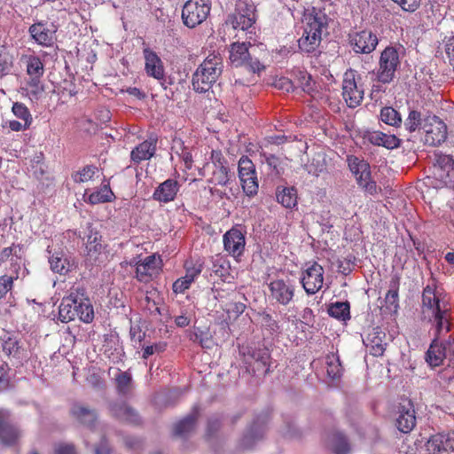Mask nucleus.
I'll use <instances>...</instances> for the list:
<instances>
[{"label": "nucleus", "mask_w": 454, "mask_h": 454, "mask_svg": "<svg viewBox=\"0 0 454 454\" xmlns=\"http://www.w3.org/2000/svg\"><path fill=\"white\" fill-rule=\"evenodd\" d=\"M230 21L234 29L246 32L247 38L249 40L253 39V35H255V27H254L255 14L254 10L246 8V10L241 11L238 9L237 12L230 17Z\"/></svg>", "instance_id": "obj_20"}, {"label": "nucleus", "mask_w": 454, "mask_h": 454, "mask_svg": "<svg viewBox=\"0 0 454 454\" xmlns=\"http://www.w3.org/2000/svg\"><path fill=\"white\" fill-rule=\"evenodd\" d=\"M325 448L333 454H350L352 450L348 437L342 431L333 429L326 432L323 438Z\"/></svg>", "instance_id": "obj_14"}, {"label": "nucleus", "mask_w": 454, "mask_h": 454, "mask_svg": "<svg viewBox=\"0 0 454 454\" xmlns=\"http://www.w3.org/2000/svg\"><path fill=\"white\" fill-rule=\"evenodd\" d=\"M115 380L116 388L119 394L124 396L130 395L133 389V381L129 372L119 371L115 377Z\"/></svg>", "instance_id": "obj_45"}, {"label": "nucleus", "mask_w": 454, "mask_h": 454, "mask_svg": "<svg viewBox=\"0 0 454 454\" xmlns=\"http://www.w3.org/2000/svg\"><path fill=\"white\" fill-rule=\"evenodd\" d=\"M97 168L92 165L85 166L81 171L77 172L74 176V181L77 183H84L91 180L95 175Z\"/></svg>", "instance_id": "obj_55"}, {"label": "nucleus", "mask_w": 454, "mask_h": 454, "mask_svg": "<svg viewBox=\"0 0 454 454\" xmlns=\"http://www.w3.org/2000/svg\"><path fill=\"white\" fill-rule=\"evenodd\" d=\"M364 90L356 79V72L347 70L342 80V98L349 108L359 106L364 99Z\"/></svg>", "instance_id": "obj_10"}, {"label": "nucleus", "mask_w": 454, "mask_h": 454, "mask_svg": "<svg viewBox=\"0 0 454 454\" xmlns=\"http://www.w3.org/2000/svg\"><path fill=\"white\" fill-rule=\"evenodd\" d=\"M192 284H190L187 280H185L183 277L182 278H177L174 283H173V286H172V289H173V292L176 293V294H183L184 293L187 289H189V287L191 286Z\"/></svg>", "instance_id": "obj_62"}, {"label": "nucleus", "mask_w": 454, "mask_h": 454, "mask_svg": "<svg viewBox=\"0 0 454 454\" xmlns=\"http://www.w3.org/2000/svg\"><path fill=\"white\" fill-rule=\"evenodd\" d=\"M85 255L92 265H101L108 261L106 245L103 243L102 235L93 229H90L87 235Z\"/></svg>", "instance_id": "obj_12"}, {"label": "nucleus", "mask_w": 454, "mask_h": 454, "mask_svg": "<svg viewBox=\"0 0 454 454\" xmlns=\"http://www.w3.org/2000/svg\"><path fill=\"white\" fill-rule=\"evenodd\" d=\"M12 67V57L5 47H0V77L7 74Z\"/></svg>", "instance_id": "obj_54"}, {"label": "nucleus", "mask_w": 454, "mask_h": 454, "mask_svg": "<svg viewBox=\"0 0 454 454\" xmlns=\"http://www.w3.org/2000/svg\"><path fill=\"white\" fill-rule=\"evenodd\" d=\"M185 275L183 277L190 284L200 276L203 270V263L197 261L188 260L184 262Z\"/></svg>", "instance_id": "obj_49"}, {"label": "nucleus", "mask_w": 454, "mask_h": 454, "mask_svg": "<svg viewBox=\"0 0 454 454\" xmlns=\"http://www.w3.org/2000/svg\"><path fill=\"white\" fill-rule=\"evenodd\" d=\"M422 128L426 132V141L430 145H440L447 138V126L435 115L424 119Z\"/></svg>", "instance_id": "obj_15"}, {"label": "nucleus", "mask_w": 454, "mask_h": 454, "mask_svg": "<svg viewBox=\"0 0 454 454\" xmlns=\"http://www.w3.org/2000/svg\"><path fill=\"white\" fill-rule=\"evenodd\" d=\"M180 184L174 179H167L161 183L153 194V199L159 202L168 203L176 199Z\"/></svg>", "instance_id": "obj_29"}, {"label": "nucleus", "mask_w": 454, "mask_h": 454, "mask_svg": "<svg viewBox=\"0 0 454 454\" xmlns=\"http://www.w3.org/2000/svg\"><path fill=\"white\" fill-rule=\"evenodd\" d=\"M424 120L421 118V114L416 110H411L409 113L408 118L405 121V128L410 132H414L417 129L423 127Z\"/></svg>", "instance_id": "obj_52"}, {"label": "nucleus", "mask_w": 454, "mask_h": 454, "mask_svg": "<svg viewBox=\"0 0 454 454\" xmlns=\"http://www.w3.org/2000/svg\"><path fill=\"white\" fill-rule=\"evenodd\" d=\"M331 0H321L316 6L305 14V28L321 35H328L329 22L332 18Z\"/></svg>", "instance_id": "obj_5"}, {"label": "nucleus", "mask_w": 454, "mask_h": 454, "mask_svg": "<svg viewBox=\"0 0 454 454\" xmlns=\"http://www.w3.org/2000/svg\"><path fill=\"white\" fill-rule=\"evenodd\" d=\"M222 422L218 417H212L208 419L207 435L213 436L221 427Z\"/></svg>", "instance_id": "obj_61"}, {"label": "nucleus", "mask_w": 454, "mask_h": 454, "mask_svg": "<svg viewBox=\"0 0 454 454\" xmlns=\"http://www.w3.org/2000/svg\"><path fill=\"white\" fill-rule=\"evenodd\" d=\"M29 34L40 45L51 47L56 41V28L53 25L48 27L43 22H37L29 27Z\"/></svg>", "instance_id": "obj_24"}, {"label": "nucleus", "mask_w": 454, "mask_h": 454, "mask_svg": "<svg viewBox=\"0 0 454 454\" xmlns=\"http://www.w3.org/2000/svg\"><path fill=\"white\" fill-rule=\"evenodd\" d=\"M400 277L395 274L389 282V290L385 296V306L389 311L396 312L399 308Z\"/></svg>", "instance_id": "obj_36"}, {"label": "nucleus", "mask_w": 454, "mask_h": 454, "mask_svg": "<svg viewBox=\"0 0 454 454\" xmlns=\"http://www.w3.org/2000/svg\"><path fill=\"white\" fill-rule=\"evenodd\" d=\"M429 454H450L454 452V431L432 435L427 442Z\"/></svg>", "instance_id": "obj_21"}, {"label": "nucleus", "mask_w": 454, "mask_h": 454, "mask_svg": "<svg viewBox=\"0 0 454 454\" xmlns=\"http://www.w3.org/2000/svg\"><path fill=\"white\" fill-rule=\"evenodd\" d=\"M197 419L198 411H194L176 424L174 427L175 434L180 437H186L195 429Z\"/></svg>", "instance_id": "obj_40"}, {"label": "nucleus", "mask_w": 454, "mask_h": 454, "mask_svg": "<svg viewBox=\"0 0 454 454\" xmlns=\"http://www.w3.org/2000/svg\"><path fill=\"white\" fill-rule=\"evenodd\" d=\"M239 354L248 372L263 376L270 372L271 360L267 348L243 345L239 347Z\"/></svg>", "instance_id": "obj_4"}, {"label": "nucleus", "mask_w": 454, "mask_h": 454, "mask_svg": "<svg viewBox=\"0 0 454 454\" xmlns=\"http://www.w3.org/2000/svg\"><path fill=\"white\" fill-rule=\"evenodd\" d=\"M2 348L9 357L20 359L23 357L24 348L20 341L15 336H7L3 339Z\"/></svg>", "instance_id": "obj_39"}, {"label": "nucleus", "mask_w": 454, "mask_h": 454, "mask_svg": "<svg viewBox=\"0 0 454 454\" xmlns=\"http://www.w3.org/2000/svg\"><path fill=\"white\" fill-rule=\"evenodd\" d=\"M229 263L225 262L221 263L219 262H215L213 264V271L223 280H225L227 275H229Z\"/></svg>", "instance_id": "obj_58"}, {"label": "nucleus", "mask_w": 454, "mask_h": 454, "mask_svg": "<svg viewBox=\"0 0 454 454\" xmlns=\"http://www.w3.org/2000/svg\"><path fill=\"white\" fill-rule=\"evenodd\" d=\"M347 161L350 171L355 175L359 187L365 192L373 195L378 192L376 183L372 179L370 164L364 159L348 155Z\"/></svg>", "instance_id": "obj_6"}, {"label": "nucleus", "mask_w": 454, "mask_h": 454, "mask_svg": "<svg viewBox=\"0 0 454 454\" xmlns=\"http://www.w3.org/2000/svg\"><path fill=\"white\" fill-rule=\"evenodd\" d=\"M41 78L42 77H29L27 82V88L25 89L26 95L31 101L39 100L44 92V85Z\"/></svg>", "instance_id": "obj_43"}, {"label": "nucleus", "mask_w": 454, "mask_h": 454, "mask_svg": "<svg viewBox=\"0 0 454 454\" xmlns=\"http://www.w3.org/2000/svg\"><path fill=\"white\" fill-rule=\"evenodd\" d=\"M422 314L432 323L434 338L440 340L452 330L451 306L445 294L437 290L436 280L431 278L424 287L421 301Z\"/></svg>", "instance_id": "obj_1"}, {"label": "nucleus", "mask_w": 454, "mask_h": 454, "mask_svg": "<svg viewBox=\"0 0 454 454\" xmlns=\"http://www.w3.org/2000/svg\"><path fill=\"white\" fill-rule=\"evenodd\" d=\"M238 173L243 192L248 197L257 194L259 184L255 166L246 155L240 157L238 162Z\"/></svg>", "instance_id": "obj_11"}, {"label": "nucleus", "mask_w": 454, "mask_h": 454, "mask_svg": "<svg viewBox=\"0 0 454 454\" xmlns=\"http://www.w3.org/2000/svg\"><path fill=\"white\" fill-rule=\"evenodd\" d=\"M166 346L167 345L164 342H158L153 345L143 347L142 358L147 359L150 356L153 354H160L163 352L166 349Z\"/></svg>", "instance_id": "obj_56"}, {"label": "nucleus", "mask_w": 454, "mask_h": 454, "mask_svg": "<svg viewBox=\"0 0 454 454\" xmlns=\"http://www.w3.org/2000/svg\"><path fill=\"white\" fill-rule=\"evenodd\" d=\"M380 120L387 125L398 128L402 124L401 114L391 106H385L381 108L380 114Z\"/></svg>", "instance_id": "obj_46"}, {"label": "nucleus", "mask_w": 454, "mask_h": 454, "mask_svg": "<svg viewBox=\"0 0 454 454\" xmlns=\"http://www.w3.org/2000/svg\"><path fill=\"white\" fill-rule=\"evenodd\" d=\"M210 10L209 0H188L182 10L183 22L188 27H195L207 20Z\"/></svg>", "instance_id": "obj_9"}, {"label": "nucleus", "mask_w": 454, "mask_h": 454, "mask_svg": "<svg viewBox=\"0 0 454 454\" xmlns=\"http://www.w3.org/2000/svg\"><path fill=\"white\" fill-rule=\"evenodd\" d=\"M260 318L262 327L270 335L280 333V325L276 319H274L270 314L263 311L260 314Z\"/></svg>", "instance_id": "obj_50"}, {"label": "nucleus", "mask_w": 454, "mask_h": 454, "mask_svg": "<svg viewBox=\"0 0 454 454\" xmlns=\"http://www.w3.org/2000/svg\"><path fill=\"white\" fill-rule=\"evenodd\" d=\"M322 36L323 35L304 27L303 35L298 41L300 50L307 53L314 52L320 45Z\"/></svg>", "instance_id": "obj_34"}, {"label": "nucleus", "mask_w": 454, "mask_h": 454, "mask_svg": "<svg viewBox=\"0 0 454 454\" xmlns=\"http://www.w3.org/2000/svg\"><path fill=\"white\" fill-rule=\"evenodd\" d=\"M379 43L378 36L369 29H364L349 35V44L356 54H370Z\"/></svg>", "instance_id": "obj_13"}, {"label": "nucleus", "mask_w": 454, "mask_h": 454, "mask_svg": "<svg viewBox=\"0 0 454 454\" xmlns=\"http://www.w3.org/2000/svg\"><path fill=\"white\" fill-rule=\"evenodd\" d=\"M396 427L402 433H410L416 426L415 410L412 403L408 400L398 407Z\"/></svg>", "instance_id": "obj_25"}, {"label": "nucleus", "mask_w": 454, "mask_h": 454, "mask_svg": "<svg viewBox=\"0 0 454 454\" xmlns=\"http://www.w3.org/2000/svg\"><path fill=\"white\" fill-rule=\"evenodd\" d=\"M114 196V195L109 185L104 184L100 190L96 191L89 195L88 201L92 205L109 202L112 200Z\"/></svg>", "instance_id": "obj_47"}, {"label": "nucleus", "mask_w": 454, "mask_h": 454, "mask_svg": "<svg viewBox=\"0 0 454 454\" xmlns=\"http://www.w3.org/2000/svg\"><path fill=\"white\" fill-rule=\"evenodd\" d=\"M72 415L82 425L92 427L97 420L98 415L95 410L90 409L81 403H75L71 409Z\"/></svg>", "instance_id": "obj_33"}, {"label": "nucleus", "mask_w": 454, "mask_h": 454, "mask_svg": "<svg viewBox=\"0 0 454 454\" xmlns=\"http://www.w3.org/2000/svg\"><path fill=\"white\" fill-rule=\"evenodd\" d=\"M110 412L112 416L121 421L132 424H138L140 421V418L137 411L125 402H114L111 403Z\"/></svg>", "instance_id": "obj_31"}, {"label": "nucleus", "mask_w": 454, "mask_h": 454, "mask_svg": "<svg viewBox=\"0 0 454 454\" xmlns=\"http://www.w3.org/2000/svg\"><path fill=\"white\" fill-rule=\"evenodd\" d=\"M270 296L281 305H287L294 295V286L284 279H275L269 284Z\"/></svg>", "instance_id": "obj_23"}, {"label": "nucleus", "mask_w": 454, "mask_h": 454, "mask_svg": "<svg viewBox=\"0 0 454 454\" xmlns=\"http://www.w3.org/2000/svg\"><path fill=\"white\" fill-rule=\"evenodd\" d=\"M401 64L398 50L394 46L385 48L380 57L377 79L382 83L391 82Z\"/></svg>", "instance_id": "obj_7"}, {"label": "nucleus", "mask_w": 454, "mask_h": 454, "mask_svg": "<svg viewBox=\"0 0 454 454\" xmlns=\"http://www.w3.org/2000/svg\"><path fill=\"white\" fill-rule=\"evenodd\" d=\"M251 43L236 42L231 44L229 50V59L231 63L236 67H247L253 73H260L265 69V67L257 59H253L248 51Z\"/></svg>", "instance_id": "obj_8"}, {"label": "nucleus", "mask_w": 454, "mask_h": 454, "mask_svg": "<svg viewBox=\"0 0 454 454\" xmlns=\"http://www.w3.org/2000/svg\"><path fill=\"white\" fill-rule=\"evenodd\" d=\"M283 435L290 439L299 438L301 432L292 421H288L283 430Z\"/></svg>", "instance_id": "obj_60"}, {"label": "nucleus", "mask_w": 454, "mask_h": 454, "mask_svg": "<svg viewBox=\"0 0 454 454\" xmlns=\"http://www.w3.org/2000/svg\"><path fill=\"white\" fill-rule=\"evenodd\" d=\"M367 347H370V353L374 356H380L384 354L386 343H383L379 336L367 337Z\"/></svg>", "instance_id": "obj_53"}, {"label": "nucleus", "mask_w": 454, "mask_h": 454, "mask_svg": "<svg viewBox=\"0 0 454 454\" xmlns=\"http://www.w3.org/2000/svg\"><path fill=\"white\" fill-rule=\"evenodd\" d=\"M157 139L149 137V139L137 145L130 153V160L135 164L149 160L155 154Z\"/></svg>", "instance_id": "obj_30"}, {"label": "nucleus", "mask_w": 454, "mask_h": 454, "mask_svg": "<svg viewBox=\"0 0 454 454\" xmlns=\"http://www.w3.org/2000/svg\"><path fill=\"white\" fill-rule=\"evenodd\" d=\"M396 3L403 11L413 12L420 5V0H392Z\"/></svg>", "instance_id": "obj_57"}, {"label": "nucleus", "mask_w": 454, "mask_h": 454, "mask_svg": "<svg viewBox=\"0 0 454 454\" xmlns=\"http://www.w3.org/2000/svg\"><path fill=\"white\" fill-rule=\"evenodd\" d=\"M20 435V430L13 423L10 411L0 409V443L12 446L17 443Z\"/></svg>", "instance_id": "obj_16"}, {"label": "nucleus", "mask_w": 454, "mask_h": 454, "mask_svg": "<svg viewBox=\"0 0 454 454\" xmlns=\"http://www.w3.org/2000/svg\"><path fill=\"white\" fill-rule=\"evenodd\" d=\"M267 418H257L253 425L246 431L239 441V448L243 450H251L261 440L263 439L266 430Z\"/></svg>", "instance_id": "obj_22"}, {"label": "nucleus", "mask_w": 454, "mask_h": 454, "mask_svg": "<svg viewBox=\"0 0 454 454\" xmlns=\"http://www.w3.org/2000/svg\"><path fill=\"white\" fill-rule=\"evenodd\" d=\"M22 258L21 247L19 245L12 244L11 247H4L0 253V267L5 262H10V267L12 263L16 262L20 267Z\"/></svg>", "instance_id": "obj_42"}, {"label": "nucleus", "mask_w": 454, "mask_h": 454, "mask_svg": "<svg viewBox=\"0 0 454 454\" xmlns=\"http://www.w3.org/2000/svg\"><path fill=\"white\" fill-rule=\"evenodd\" d=\"M145 59V71L146 74L160 82L164 89L165 86V68L161 59L158 54L149 47L143 50Z\"/></svg>", "instance_id": "obj_19"}, {"label": "nucleus", "mask_w": 454, "mask_h": 454, "mask_svg": "<svg viewBox=\"0 0 454 454\" xmlns=\"http://www.w3.org/2000/svg\"><path fill=\"white\" fill-rule=\"evenodd\" d=\"M223 59L219 54L208 55L192 74V89L198 93L208 91L223 72Z\"/></svg>", "instance_id": "obj_3"}, {"label": "nucleus", "mask_w": 454, "mask_h": 454, "mask_svg": "<svg viewBox=\"0 0 454 454\" xmlns=\"http://www.w3.org/2000/svg\"><path fill=\"white\" fill-rule=\"evenodd\" d=\"M59 315L62 322H70L76 317L84 323L92 322L93 306L83 286H76L70 289L69 294L61 301Z\"/></svg>", "instance_id": "obj_2"}, {"label": "nucleus", "mask_w": 454, "mask_h": 454, "mask_svg": "<svg viewBox=\"0 0 454 454\" xmlns=\"http://www.w3.org/2000/svg\"><path fill=\"white\" fill-rule=\"evenodd\" d=\"M445 358H447V355L440 340L434 339L427 352V362L431 366H439Z\"/></svg>", "instance_id": "obj_38"}, {"label": "nucleus", "mask_w": 454, "mask_h": 454, "mask_svg": "<svg viewBox=\"0 0 454 454\" xmlns=\"http://www.w3.org/2000/svg\"><path fill=\"white\" fill-rule=\"evenodd\" d=\"M364 138L375 146H382L393 150L401 146L402 140L395 135L386 134L380 130L366 131Z\"/></svg>", "instance_id": "obj_27"}, {"label": "nucleus", "mask_w": 454, "mask_h": 454, "mask_svg": "<svg viewBox=\"0 0 454 454\" xmlns=\"http://www.w3.org/2000/svg\"><path fill=\"white\" fill-rule=\"evenodd\" d=\"M439 179L450 188H454V159L450 155L441 154L436 158Z\"/></svg>", "instance_id": "obj_28"}, {"label": "nucleus", "mask_w": 454, "mask_h": 454, "mask_svg": "<svg viewBox=\"0 0 454 454\" xmlns=\"http://www.w3.org/2000/svg\"><path fill=\"white\" fill-rule=\"evenodd\" d=\"M26 67L27 74L29 77H43L44 74V65L38 56H27Z\"/></svg>", "instance_id": "obj_44"}, {"label": "nucleus", "mask_w": 454, "mask_h": 454, "mask_svg": "<svg viewBox=\"0 0 454 454\" xmlns=\"http://www.w3.org/2000/svg\"><path fill=\"white\" fill-rule=\"evenodd\" d=\"M324 272L323 267L316 262L303 270L301 283L308 294H314L322 288Z\"/></svg>", "instance_id": "obj_17"}, {"label": "nucleus", "mask_w": 454, "mask_h": 454, "mask_svg": "<svg viewBox=\"0 0 454 454\" xmlns=\"http://www.w3.org/2000/svg\"><path fill=\"white\" fill-rule=\"evenodd\" d=\"M276 198L286 208H294L297 205V190L294 186H278L276 189Z\"/></svg>", "instance_id": "obj_35"}, {"label": "nucleus", "mask_w": 454, "mask_h": 454, "mask_svg": "<svg viewBox=\"0 0 454 454\" xmlns=\"http://www.w3.org/2000/svg\"><path fill=\"white\" fill-rule=\"evenodd\" d=\"M55 454H75V448L70 443H58L54 447Z\"/></svg>", "instance_id": "obj_63"}, {"label": "nucleus", "mask_w": 454, "mask_h": 454, "mask_svg": "<svg viewBox=\"0 0 454 454\" xmlns=\"http://www.w3.org/2000/svg\"><path fill=\"white\" fill-rule=\"evenodd\" d=\"M160 259H157L154 254H152L146 256L143 261L134 258L129 262V265L136 268L135 278L139 282L148 283L160 268Z\"/></svg>", "instance_id": "obj_18"}, {"label": "nucleus", "mask_w": 454, "mask_h": 454, "mask_svg": "<svg viewBox=\"0 0 454 454\" xmlns=\"http://www.w3.org/2000/svg\"><path fill=\"white\" fill-rule=\"evenodd\" d=\"M21 267L16 262L12 263V268L8 269V273L0 276V299H3L9 291L12 289L14 280L20 278Z\"/></svg>", "instance_id": "obj_37"}, {"label": "nucleus", "mask_w": 454, "mask_h": 454, "mask_svg": "<svg viewBox=\"0 0 454 454\" xmlns=\"http://www.w3.org/2000/svg\"><path fill=\"white\" fill-rule=\"evenodd\" d=\"M231 177V175L229 168L226 166V161L219 154L218 159L215 162V169L213 170L212 176L208 182L215 185L226 186Z\"/></svg>", "instance_id": "obj_32"}, {"label": "nucleus", "mask_w": 454, "mask_h": 454, "mask_svg": "<svg viewBox=\"0 0 454 454\" xmlns=\"http://www.w3.org/2000/svg\"><path fill=\"white\" fill-rule=\"evenodd\" d=\"M224 249L233 256H239L245 248V235L238 228H231L223 235Z\"/></svg>", "instance_id": "obj_26"}, {"label": "nucleus", "mask_w": 454, "mask_h": 454, "mask_svg": "<svg viewBox=\"0 0 454 454\" xmlns=\"http://www.w3.org/2000/svg\"><path fill=\"white\" fill-rule=\"evenodd\" d=\"M12 113L13 114L23 120L25 121V126L29 127L32 123V116L28 110V108L23 104L20 102H16L12 106Z\"/></svg>", "instance_id": "obj_51"}, {"label": "nucleus", "mask_w": 454, "mask_h": 454, "mask_svg": "<svg viewBox=\"0 0 454 454\" xmlns=\"http://www.w3.org/2000/svg\"><path fill=\"white\" fill-rule=\"evenodd\" d=\"M441 343L444 348L447 358H449L450 361L454 364V336L450 335L448 340L445 341H441Z\"/></svg>", "instance_id": "obj_59"}, {"label": "nucleus", "mask_w": 454, "mask_h": 454, "mask_svg": "<svg viewBox=\"0 0 454 454\" xmlns=\"http://www.w3.org/2000/svg\"><path fill=\"white\" fill-rule=\"evenodd\" d=\"M51 269L60 275L67 274L71 268L68 258L63 252H56L49 258Z\"/></svg>", "instance_id": "obj_41"}, {"label": "nucleus", "mask_w": 454, "mask_h": 454, "mask_svg": "<svg viewBox=\"0 0 454 454\" xmlns=\"http://www.w3.org/2000/svg\"><path fill=\"white\" fill-rule=\"evenodd\" d=\"M349 309V303L348 301H337L330 305L328 309V313L331 317L334 318L345 321L347 319H349L350 317Z\"/></svg>", "instance_id": "obj_48"}, {"label": "nucleus", "mask_w": 454, "mask_h": 454, "mask_svg": "<svg viewBox=\"0 0 454 454\" xmlns=\"http://www.w3.org/2000/svg\"><path fill=\"white\" fill-rule=\"evenodd\" d=\"M445 52L450 64L454 68V36L450 37L445 44Z\"/></svg>", "instance_id": "obj_64"}]
</instances>
